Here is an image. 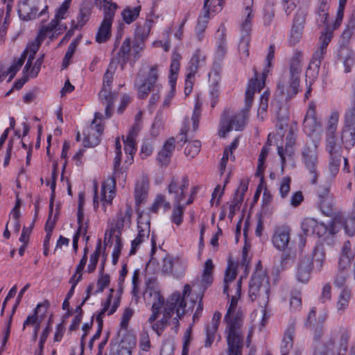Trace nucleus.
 Masks as SVG:
<instances>
[{
	"label": "nucleus",
	"instance_id": "1",
	"mask_svg": "<svg viewBox=\"0 0 355 355\" xmlns=\"http://www.w3.org/2000/svg\"><path fill=\"white\" fill-rule=\"evenodd\" d=\"M149 295L153 298V302L151 307V315L148 318L147 322L150 324L152 329L156 333L158 336H160L164 332L165 329L171 324L173 323V316L175 314L174 309V302L177 301L178 297L175 295L171 301H164V297L157 291L150 290L146 291L145 295ZM179 325L174 328L177 331Z\"/></svg>",
	"mask_w": 355,
	"mask_h": 355
},
{
	"label": "nucleus",
	"instance_id": "2",
	"mask_svg": "<svg viewBox=\"0 0 355 355\" xmlns=\"http://www.w3.org/2000/svg\"><path fill=\"white\" fill-rule=\"evenodd\" d=\"M264 87L263 81H258L257 78L250 79L245 91V107L239 112L231 118L224 113L220 121L219 135L225 137L226 134L232 130L240 131L245 127L249 117V113L253 102L254 94L259 92Z\"/></svg>",
	"mask_w": 355,
	"mask_h": 355
},
{
	"label": "nucleus",
	"instance_id": "3",
	"mask_svg": "<svg viewBox=\"0 0 355 355\" xmlns=\"http://www.w3.org/2000/svg\"><path fill=\"white\" fill-rule=\"evenodd\" d=\"M226 324L225 333L227 344V355H242L245 329L243 327V315L239 313L234 317L224 318Z\"/></svg>",
	"mask_w": 355,
	"mask_h": 355
},
{
	"label": "nucleus",
	"instance_id": "4",
	"mask_svg": "<svg viewBox=\"0 0 355 355\" xmlns=\"http://www.w3.org/2000/svg\"><path fill=\"white\" fill-rule=\"evenodd\" d=\"M349 338L347 329L336 327L331 331L323 346L315 349L314 355H345Z\"/></svg>",
	"mask_w": 355,
	"mask_h": 355
},
{
	"label": "nucleus",
	"instance_id": "5",
	"mask_svg": "<svg viewBox=\"0 0 355 355\" xmlns=\"http://www.w3.org/2000/svg\"><path fill=\"white\" fill-rule=\"evenodd\" d=\"M122 152H115L112 176L108 177L102 184L101 202L103 206L111 205L116 194V179L121 177L125 180V171L121 166Z\"/></svg>",
	"mask_w": 355,
	"mask_h": 355
},
{
	"label": "nucleus",
	"instance_id": "6",
	"mask_svg": "<svg viewBox=\"0 0 355 355\" xmlns=\"http://www.w3.org/2000/svg\"><path fill=\"white\" fill-rule=\"evenodd\" d=\"M270 286L268 277L263 272H255L249 283V298L252 302L258 301L260 306H267L269 301Z\"/></svg>",
	"mask_w": 355,
	"mask_h": 355
},
{
	"label": "nucleus",
	"instance_id": "7",
	"mask_svg": "<svg viewBox=\"0 0 355 355\" xmlns=\"http://www.w3.org/2000/svg\"><path fill=\"white\" fill-rule=\"evenodd\" d=\"M333 37L331 31L323 33L320 37V46L314 52L311 60L310 64L307 68L306 76L309 78L314 80L318 76L320 64L324 60V55L327 53V46Z\"/></svg>",
	"mask_w": 355,
	"mask_h": 355
},
{
	"label": "nucleus",
	"instance_id": "8",
	"mask_svg": "<svg viewBox=\"0 0 355 355\" xmlns=\"http://www.w3.org/2000/svg\"><path fill=\"white\" fill-rule=\"evenodd\" d=\"M302 162L309 172V180L315 184L320 175L317 146L306 144L302 150Z\"/></svg>",
	"mask_w": 355,
	"mask_h": 355
},
{
	"label": "nucleus",
	"instance_id": "9",
	"mask_svg": "<svg viewBox=\"0 0 355 355\" xmlns=\"http://www.w3.org/2000/svg\"><path fill=\"white\" fill-rule=\"evenodd\" d=\"M187 268V261L179 256L166 254L161 266L162 272L173 275L175 278L182 277Z\"/></svg>",
	"mask_w": 355,
	"mask_h": 355
},
{
	"label": "nucleus",
	"instance_id": "10",
	"mask_svg": "<svg viewBox=\"0 0 355 355\" xmlns=\"http://www.w3.org/2000/svg\"><path fill=\"white\" fill-rule=\"evenodd\" d=\"M189 186V178L187 175L181 177L173 176L167 187L169 195L172 196L173 204H182L186 198V193Z\"/></svg>",
	"mask_w": 355,
	"mask_h": 355
},
{
	"label": "nucleus",
	"instance_id": "11",
	"mask_svg": "<svg viewBox=\"0 0 355 355\" xmlns=\"http://www.w3.org/2000/svg\"><path fill=\"white\" fill-rule=\"evenodd\" d=\"M302 54L300 52H295L290 60L289 88L286 90L288 95L296 94L298 92L302 72Z\"/></svg>",
	"mask_w": 355,
	"mask_h": 355
},
{
	"label": "nucleus",
	"instance_id": "12",
	"mask_svg": "<svg viewBox=\"0 0 355 355\" xmlns=\"http://www.w3.org/2000/svg\"><path fill=\"white\" fill-rule=\"evenodd\" d=\"M191 287L189 284H187L184 286L183 292L180 293L179 292H176L173 293L171 297L166 301H171L172 298L176 295L178 299L177 301L174 302V309L175 310V316L173 319V323L175 324V327L179 325V320L191 309V306H189L187 309V304L185 302V298L187 297L191 293Z\"/></svg>",
	"mask_w": 355,
	"mask_h": 355
},
{
	"label": "nucleus",
	"instance_id": "13",
	"mask_svg": "<svg viewBox=\"0 0 355 355\" xmlns=\"http://www.w3.org/2000/svg\"><path fill=\"white\" fill-rule=\"evenodd\" d=\"M103 115L100 112L95 113V117L91 125L88 128L87 134L84 139L85 146L87 147L96 146L101 141V137L104 130V126L101 123Z\"/></svg>",
	"mask_w": 355,
	"mask_h": 355
},
{
	"label": "nucleus",
	"instance_id": "14",
	"mask_svg": "<svg viewBox=\"0 0 355 355\" xmlns=\"http://www.w3.org/2000/svg\"><path fill=\"white\" fill-rule=\"evenodd\" d=\"M37 0H20L17 12L19 18L23 21H30L42 15L47 10V6L38 13Z\"/></svg>",
	"mask_w": 355,
	"mask_h": 355
},
{
	"label": "nucleus",
	"instance_id": "15",
	"mask_svg": "<svg viewBox=\"0 0 355 355\" xmlns=\"http://www.w3.org/2000/svg\"><path fill=\"white\" fill-rule=\"evenodd\" d=\"M291 231L290 227L286 225L275 227L272 242L276 249L280 251L287 249L291 239Z\"/></svg>",
	"mask_w": 355,
	"mask_h": 355
},
{
	"label": "nucleus",
	"instance_id": "16",
	"mask_svg": "<svg viewBox=\"0 0 355 355\" xmlns=\"http://www.w3.org/2000/svg\"><path fill=\"white\" fill-rule=\"evenodd\" d=\"M221 313L216 311L211 322L205 326V347H210L213 343L218 338L220 340V336L218 334V329L220 322Z\"/></svg>",
	"mask_w": 355,
	"mask_h": 355
},
{
	"label": "nucleus",
	"instance_id": "17",
	"mask_svg": "<svg viewBox=\"0 0 355 355\" xmlns=\"http://www.w3.org/2000/svg\"><path fill=\"white\" fill-rule=\"evenodd\" d=\"M148 190L149 181L148 176L143 174L136 180L135 184L134 196L136 205L139 206L147 200Z\"/></svg>",
	"mask_w": 355,
	"mask_h": 355
},
{
	"label": "nucleus",
	"instance_id": "18",
	"mask_svg": "<svg viewBox=\"0 0 355 355\" xmlns=\"http://www.w3.org/2000/svg\"><path fill=\"white\" fill-rule=\"evenodd\" d=\"M226 36V28L224 24H221L218 27L215 36V59L220 62L225 58L227 53Z\"/></svg>",
	"mask_w": 355,
	"mask_h": 355
},
{
	"label": "nucleus",
	"instance_id": "19",
	"mask_svg": "<svg viewBox=\"0 0 355 355\" xmlns=\"http://www.w3.org/2000/svg\"><path fill=\"white\" fill-rule=\"evenodd\" d=\"M320 125L321 123L318 121L316 118L315 105L311 103L304 119L303 130L306 135L311 136Z\"/></svg>",
	"mask_w": 355,
	"mask_h": 355
},
{
	"label": "nucleus",
	"instance_id": "20",
	"mask_svg": "<svg viewBox=\"0 0 355 355\" xmlns=\"http://www.w3.org/2000/svg\"><path fill=\"white\" fill-rule=\"evenodd\" d=\"M318 203L320 209L324 214L329 216L332 214L334 201L329 187L320 189L318 191Z\"/></svg>",
	"mask_w": 355,
	"mask_h": 355
},
{
	"label": "nucleus",
	"instance_id": "21",
	"mask_svg": "<svg viewBox=\"0 0 355 355\" xmlns=\"http://www.w3.org/2000/svg\"><path fill=\"white\" fill-rule=\"evenodd\" d=\"M174 150L175 139L171 137L165 141L162 150L157 154V160L159 164L162 166H168Z\"/></svg>",
	"mask_w": 355,
	"mask_h": 355
},
{
	"label": "nucleus",
	"instance_id": "22",
	"mask_svg": "<svg viewBox=\"0 0 355 355\" xmlns=\"http://www.w3.org/2000/svg\"><path fill=\"white\" fill-rule=\"evenodd\" d=\"M116 58L118 62L121 64L122 69H123L124 66L128 62L132 64L130 37H126L123 41L121 46L116 53Z\"/></svg>",
	"mask_w": 355,
	"mask_h": 355
},
{
	"label": "nucleus",
	"instance_id": "23",
	"mask_svg": "<svg viewBox=\"0 0 355 355\" xmlns=\"http://www.w3.org/2000/svg\"><path fill=\"white\" fill-rule=\"evenodd\" d=\"M313 261L309 257H305L300 260L297 267L296 277L298 282L306 284L311 277Z\"/></svg>",
	"mask_w": 355,
	"mask_h": 355
},
{
	"label": "nucleus",
	"instance_id": "24",
	"mask_svg": "<svg viewBox=\"0 0 355 355\" xmlns=\"http://www.w3.org/2000/svg\"><path fill=\"white\" fill-rule=\"evenodd\" d=\"M114 292V290L113 288H111L110 290V294L107 297V299L106 302L104 303L102 310L101 311V312L98 314V315L96 317V320H97L98 323L101 324V322H103V318L104 317L105 313L106 312H107V315H112L116 311L117 308L119 307L120 301H121V297L119 295L114 299L112 306L110 309V306L112 304V299Z\"/></svg>",
	"mask_w": 355,
	"mask_h": 355
},
{
	"label": "nucleus",
	"instance_id": "25",
	"mask_svg": "<svg viewBox=\"0 0 355 355\" xmlns=\"http://www.w3.org/2000/svg\"><path fill=\"white\" fill-rule=\"evenodd\" d=\"M209 0H204L203 14L200 15L198 19L196 31L199 40L203 38V33L207 28V23L210 18V14L213 13L211 5H209Z\"/></svg>",
	"mask_w": 355,
	"mask_h": 355
},
{
	"label": "nucleus",
	"instance_id": "26",
	"mask_svg": "<svg viewBox=\"0 0 355 355\" xmlns=\"http://www.w3.org/2000/svg\"><path fill=\"white\" fill-rule=\"evenodd\" d=\"M205 54L200 49H196L190 60L187 68V71H189V76H195L198 70L205 66Z\"/></svg>",
	"mask_w": 355,
	"mask_h": 355
},
{
	"label": "nucleus",
	"instance_id": "27",
	"mask_svg": "<svg viewBox=\"0 0 355 355\" xmlns=\"http://www.w3.org/2000/svg\"><path fill=\"white\" fill-rule=\"evenodd\" d=\"M340 224L343 225L345 232L348 236H353L355 235V218L352 214H349L345 220L342 216H336L333 220L331 234L334 233V228Z\"/></svg>",
	"mask_w": 355,
	"mask_h": 355
},
{
	"label": "nucleus",
	"instance_id": "28",
	"mask_svg": "<svg viewBox=\"0 0 355 355\" xmlns=\"http://www.w3.org/2000/svg\"><path fill=\"white\" fill-rule=\"evenodd\" d=\"M326 150L329 156L342 157V146L336 137V133H326Z\"/></svg>",
	"mask_w": 355,
	"mask_h": 355
},
{
	"label": "nucleus",
	"instance_id": "29",
	"mask_svg": "<svg viewBox=\"0 0 355 355\" xmlns=\"http://www.w3.org/2000/svg\"><path fill=\"white\" fill-rule=\"evenodd\" d=\"M132 209L127 206L124 210L121 209L117 214L114 228L117 230L121 237V231L125 227H130L131 223Z\"/></svg>",
	"mask_w": 355,
	"mask_h": 355
},
{
	"label": "nucleus",
	"instance_id": "30",
	"mask_svg": "<svg viewBox=\"0 0 355 355\" xmlns=\"http://www.w3.org/2000/svg\"><path fill=\"white\" fill-rule=\"evenodd\" d=\"M101 102L105 105V116L110 118L112 114V107L114 96L111 92V88L103 87L98 94Z\"/></svg>",
	"mask_w": 355,
	"mask_h": 355
},
{
	"label": "nucleus",
	"instance_id": "31",
	"mask_svg": "<svg viewBox=\"0 0 355 355\" xmlns=\"http://www.w3.org/2000/svg\"><path fill=\"white\" fill-rule=\"evenodd\" d=\"M44 40V39L39 38V35H37V37L35 39L34 41L31 42L26 47V50L24 51V53L21 55L25 54V59L26 57H28L27 62L25 65L24 70L26 71H28L29 69L31 68L33 60L35 58V55L38 51L40 46L41 45L42 42Z\"/></svg>",
	"mask_w": 355,
	"mask_h": 355
},
{
	"label": "nucleus",
	"instance_id": "32",
	"mask_svg": "<svg viewBox=\"0 0 355 355\" xmlns=\"http://www.w3.org/2000/svg\"><path fill=\"white\" fill-rule=\"evenodd\" d=\"M253 5L254 0H243L244 19H242L240 27H241V28L246 32H248L252 27V20L254 17Z\"/></svg>",
	"mask_w": 355,
	"mask_h": 355
},
{
	"label": "nucleus",
	"instance_id": "33",
	"mask_svg": "<svg viewBox=\"0 0 355 355\" xmlns=\"http://www.w3.org/2000/svg\"><path fill=\"white\" fill-rule=\"evenodd\" d=\"M96 5L103 10L104 18L103 21L112 23L115 12L118 8L117 4L107 0H97Z\"/></svg>",
	"mask_w": 355,
	"mask_h": 355
},
{
	"label": "nucleus",
	"instance_id": "34",
	"mask_svg": "<svg viewBox=\"0 0 355 355\" xmlns=\"http://www.w3.org/2000/svg\"><path fill=\"white\" fill-rule=\"evenodd\" d=\"M150 233V225L149 223L144 224V227H142V224L139 223L138 224V235L132 241L131 249L130 254H135L137 252V248L142 243L145 239L148 238Z\"/></svg>",
	"mask_w": 355,
	"mask_h": 355
},
{
	"label": "nucleus",
	"instance_id": "35",
	"mask_svg": "<svg viewBox=\"0 0 355 355\" xmlns=\"http://www.w3.org/2000/svg\"><path fill=\"white\" fill-rule=\"evenodd\" d=\"M295 334V325L291 324L284 334L281 344V353L282 355H288L293 348V336Z\"/></svg>",
	"mask_w": 355,
	"mask_h": 355
},
{
	"label": "nucleus",
	"instance_id": "36",
	"mask_svg": "<svg viewBox=\"0 0 355 355\" xmlns=\"http://www.w3.org/2000/svg\"><path fill=\"white\" fill-rule=\"evenodd\" d=\"M241 283L242 279L240 278L237 280V283L235 285L234 287V293L232 294L230 306L228 308L227 312L225 317H227L228 318H232V317H234L236 315H237L239 313H241L240 311L236 312V309L238 303L239 298L241 295Z\"/></svg>",
	"mask_w": 355,
	"mask_h": 355
},
{
	"label": "nucleus",
	"instance_id": "37",
	"mask_svg": "<svg viewBox=\"0 0 355 355\" xmlns=\"http://www.w3.org/2000/svg\"><path fill=\"white\" fill-rule=\"evenodd\" d=\"M237 276L236 267L233 263H229L227 268H226L225 277H224V286L223 293L229 296L228 291L230 288V285L235 282Z\"/></svg>",
	"mask_w": 355,
	"mask_h": 355
},
{
	"label": "nucleus",
	"instance_id": "38",
	"mask_svg": "<svg viewBox=\"0 0 355 355\" xmlns=\"http://www.w3.org/2000/svg\"><path fill=\"white\" fill-rule=\"evenodd\" d=\"M351 243L346 241L342 248V252L338 261V268L340 270H344L350 266L352 261V254L350 252Z\"/></svg>",
	"mask_w": 355,
	"mask_h": 355
},
{
	"label": "nucleus",
	"instance_id": "39",
	"mask_svg": "<svg viewBox=\"0 0 355 355\" xmlns=\"http://www.w3.org/2000/svg\"><path fill=\"white\" fill-rule=\"evenodd\" d=\"M214 269V266L213 264L212 260L211 259L206 260L204 265L203 273L201 280L202 286L204 287V288H207L212 284Z\"/></svg>",
	"mask_w": 355,
	"mask_h": 355
},
{
	"label": "nucleus",
	"instance_id": "40",
	"mask_svg": "<svg viewBox=\"0 0 355 355\" xmlns=\"http://www.w3.org/2000/svg\"><path fill=\"white\" fill-rule=\"evenodd\" d=\"M91 10L87 6L80 8L79 13L76 17V21H72L71 26L73 29H80L89 21L91 15Z\"/></svg>",
	"mask_w": 355,
	"mask_h": 355
},
{
	"label": "nucleus",
	"instance_id": "41",
	"mask_svg": "<svg viewBox=\"0 0 355 355\" xmlns=\"http://www.w3.org/2000/svg\"><path fill=\"white\" fill-rule=\"evenodd\" d=\"M340 138L345 148H351L355 144V128L343 126Z\"/></svg>",
	"mask_w": 355,
	"mask_h": 355
},
{
	"label": "nucleus",
	"instance_id": "42",
	"mask_svg": "<svg viewBox=\"0 0 355 355\" xmlns=\"http://www.w3.org/2000/svg\"><path fill=\"white\" fill-rule=\"evenodd\" d=\"M181 55L178 53H173L170 65L169 83L170 85H175L178 77V72L180 69V60Z\"/></svg>",
	"mask_w": 355,
	"mask_h": 355
},
{
	"label": "nucleus",
	"instance_id": "43",
	"mask_svg": "<svg viewBox=\"0 0 355 355\" xmlns=\"http://www.w3.org/2000/svg\"><path fill=\"white\" fill-rule=\"evenodd\" d=\"M351 297V291L347 288H343L338 297L336 303L338 311L343 313L345 311L349 306Z\"/></svg>",
	"mask_w": 355,
	"mask_h": 355
},
{
	"label": "nucleus",
	"instance_id": "44",
	"mask_svg": "<svg viewBox=\"0 0 355 355\" xmlns=\"http://www.w3.org/2000/svg\"><path fill=\"white\" fill-rule=\"evenodd\" d=\"M112 23L102 21L96 36L98 43H105L111 36V27Z\"/></svg>",
	"mask_w": 355,
	"mask_h": 355
},
{
	"label": "nucleus",
	"instance_id": "45",
	"mask_svg": "<svg viewBox=\"0 0 355 355\" xmlns=\"http://www.w3.org/2000/svg\"><path fill=\"white\" fill-rule=\"evenodd\" d=\"M171 203L166 199L165 196L163 194H157L150 207V211L152 213H157L160 208H163L164 211H168L171 209Z\"/></svg>",
	"mask_w": 355,
	"mask_h": 355
},
{
	"label": "nucleus",
	"instance_id": "46",
	"mask_svg": "<svg viewBox=\"0 0 355 355\" xmlns=\"http://www.w3.org/2000/svg\"><path fill=\"white\" fill-rule=\"evenodd\" d=\"M41 320L35 315H30L24 320L23 324V329H25L28 326L33 327V332L32 336V340L36 342L37 339L38 331L40 328Z\"/></svg>",
	"mask_w": 355,
	"mask_h": 355
},
{
	"label": "nucleus",
	"instance_id": "47",
	"mask_svg": "<svg viewBox=\"0 0 355 355\" xmlns=\"http://www.w3.org/2000/svg\"><path fill=\"white\" fill-rule=\"evenodd\" d=\"M275 58V45L270 44L268 49V55L266 56V64L265 66V68L262 73V78L261 80H259L258 78V74L257 72H255V76L253 79L257 78L258 81H263L265 83V79L266 78L268 73L270 72V68L272 67V61Z\"/></svg>",
	"mask_w": 355,
	"mask_h": 355
},
{
	"label": "nucleus",
	"instance_id": "48",
	"mask_svg": "<svg viewBox=\"0 0 355 355\" xmlns=\"http://www.w3.org/2000/svg\"><path fill=\"white\" fill-rule=\"evenodd\" d=\"M252 28L248 32L243 31L241 28V38L240 42L239 44V52L241 55H244L248 57L249 55V43H250V34L251 32Z\"/></svg>",
	"mask_w": 355,
	"mask_h": 355
},
{
	"label": "nucleus",
	"instance_id": "49",
	"mask_svg": "<svg viewBox=\"0 0 355 355\" xmlns=\"http://www.w3.org/2000/svg\"><path fill=\"white\" fill-rule=\"evenodd\" d=\"M325 259V252L324 249L321 246H317L315 248L313 253V257L311 259L313 263H315V268L320 271L323 267L324 261Z\"/></svg>",
	"mask_w": 355,
	"mask_h": 355
},
{
	"label": "nucleus",
	"instance_id": "50",
	"mask_svg": "<svg viewBox=\"0 0 355 355\" xmlns=\"http://www.w3.org/2000/svg\"><path fill=\"white\" fill-rule=\"evenodd\" d=\"M185 209V205L183 204H173V209L171 219V221L178 226H180L183 221Z\"/></svg>",
	"mask_w": 355,
	"mask_h": 355
},
{
	"label": "nucleus",
	"instance_id": "51",
	"mask_svg": "<svg viewBox=\"0 0 355 355\" xmlns=\"http://www.w3.org/2000/svg\"><path fill=\"white\" fill-rule=\"evenodd\" d=\"M141 10V6L135 8L126 7L122 12L121 15L126 24H131L139 16Z\"/></svg>",
	"mask_w": 355,
	"mask_h": 355
},
{
	"label": "nucleus",
	"instance_id": "52",
	"mask_svg": "<svg viewBox=\"0 0 355 355\" xmlns=\"http://www.w3.org/2000/svg\"><path fill=\"white\" fill-rule=\"evenodd\" d=\"M124 144L125 153L127 155L125 163L129 162V164H131L133 161V155L136 152L135 139L131 137H126V139L124 140Z\"/></svg>",
	"mask_w": 355,
	"mask_h": 355
},
{
	"label": "nucleus",
	"instance_id": "53",
	"mask_svg": "<svg viewBox=\"0 0 355 355\" xmlns=\"http://www.w3.org/2000/svg\"><path fill=\"white\" fill-rule=\"evenodd\" d=\"M151 28L150 21H146L143 25H138L135 30V40H141L144 42L148 38Z\"/></svg>",
	"mask_w": 355,
	"mask_h": 355
},
{
	"label": "nucleus",
	"instance_id": "54",
	"mask_svg": "<svg viewBox=\"0 0 355 355\" xmlns=\"http://www.w3.org/2000/svg\"><path fill=\"white\" fill-rule=\"evenodd\" d=\"M101 241H98L96 246V250L93 254H91L89 258V263L87 266V272L88 273H92L95 271L96 265L98 261V259L101 254Z\"/></svg>",
	"mask_w": 355,
	"mask_h": 355
},
{
	"label": "nucleus",
	"instance_id": "55",
	"mask_svg": "<svg viewBox=\"0 0 355 355\" xmlns=\"http://www.w3.org/2000/svg\"><path fill=\"white\" fill-rule=\"evenodd\" d=\"M145 42L141 40H135L132 45H131L132 64L137 61L141 55V52L144 50Z\"/></svg>",
	"mask_w": 355,
	"mask_h": 355
},
{
	"label": "nucleus",
	"instance_id": "56",
	"mask_svg": "<svg viewBox=\"0 0 355 355\" xmlns=\"http://www.w3.org/2000/svg\"><path fill=\"white\" fill-rule=\"evenodd\" d=\"M201 143L198 140L188 142L184 149V154L187 157L194 158L200 152Z\"/></svg>",
	"mask_w": 355,
	"mask_h": 355
},
{
	"label": "nucleus",
	"instance_id": "57",
	"mask_svg": "<svg viewBox=\"0 0 355 355\" xmlns=\"http://www.w3.org/2000/svg\"><path fill=\"white\" fill-rule=\"evenodd\" d=\"M269 149L266 146H263L261 150V153L258 159V166L256 171V175L263 178V174L265 169L264 162L268 155Z\"/></svg>",
	"mask_w": 355,
	"mask_h": 355
},
{
	"label": "nucleus",
	"instance_id": "58",
	"mask_svg": "<svg viewBox=\"0 0 355 355\" xmlns=\"http://www.w3.org/2000/svg\"><path fill=\"white\" fill-rule=\"evenodd\" d=\"M115 70L116 66L114 64L113 62H111L109 64L105 73H104L103 87L111 88Z\"/></svg>",
	"mask_w": 355,
	"mask_h": 355
},
{
	"label": "nucleus",
	"instance_id": "59",
	"mask_svg": "<svg viewBox=\"0 0 355 355\" xmlns=\"http://www.w3.org/2000/svg\"><path fill=\"white\" fill-rule=\"evenodd\" d=\"M103 269L104 267L103 266H102L101 269V273L97 282L98 289L96 291H94V294L102 293L104 291V289L109 286L110 283V275L107 274H103Z\"/></svg>",
	"mask_w": 355,
	"mask_h": 355
},
{
	"label": "nucleus",
	"instance_id": "60",
	"mask_svg": "<svg viewBox=\"0 0 355 355\" xmlns=\"http://www.w3.org/2000/svg\"><path fill=\"white\" fill-rule=\"evenodd\" d=\"M339 120V112L333 111L328 119L326 133H336Z\"/></svg>",
	"mask_w": 355,
	"mask_h": 355
},
{
	"label": "nucleus",
	"instance_id": "61",
	"mask_svg": "<svg viewBox=\"0 0 355 355\" xmlns=\"http://www.w3.org/2000/svg\"><path fill=\"white\" fill-rule=\"evenodd\" d=\"M306 15H307V12L305 10L299 8L295 15V17L293 19V26L297 28L300 30H303L304 24H305V21H306Z\"/></svg>",
	"mask_w": 355,
	"mask_h": 355
},
{
	"label": "nucleus",
	"instance_id": "62",
	"mask_svg": "<svg viewBox=\"0 0 355 355\" xmlns=\"http://www.w3.org/2000/svg\"><path fill=\"white\" fill-rule=\"evenodd\" d=\"M341 160L342 157H334V156H329V172L332 178H334L337 175L340 169Z\"/></svg>",
	"mask_w": 355,
	"mask_h": 355
},
{
	"label": "nucleus",
	"instance_id": "63",
	"mask_svg": "<svg viewBox=\"0 0 355 355\" xmlns=\"http://www.w3.org/2000/svg\"><path fill=\"white\" fill-rule=\"evenodd\" d=\"M355 29V17H352L348 21L346 28L343 31L341 35V40L343 44L347 42L352 37Z\"/></svg>",
	"mask_w": 355,
	"mask_h": 355
},
{
	"label": "nucleus",
	"instance_id": "64",
	"mask_svg": "<svg viewBox=\"0 0 355 355\" xmlns=\"http://www.w3.org/2000/svg\"><path fill=\"white\" fill-rule=\"evenodd\" d=\"M317 225V220L311 218L304 219L301 227L306 235L314 234L315 227Z\"/></svg>",
	"mask_w": 355,
	"mask_h": 355
}]
</instances>
